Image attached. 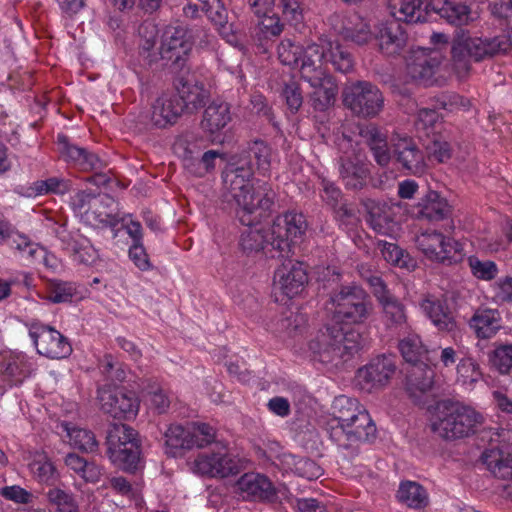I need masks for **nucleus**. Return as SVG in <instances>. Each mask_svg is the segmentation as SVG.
Listing matches in <instances>:
<instances>
[{
    "label": "nucleus",
    "mask_w": 512,
    "mask_h": 512,
    "mask_svg": "<svg viewBox=\"0 0 512 512\" xmlns=\"http://www.w3.org/2000/svg\"><path fill=\"white\" fill-rule=\"evenodd\" d=\"M254 165L259 173L266 175L271 167V148L262 140H255L239 155L238 160L229 163L222 173L225 188L234 199L243 216L257 210L268 211L274 204L276 193L271 185L262 180L250 181L254 174Z\"/></svg>",
    "instance_id": "nucleus-1"
},
{
    "label": "nucleus",
    "mask_w": 512,
    "mask_h": 512,
    "mask_svg": "<svg viewBox=\"0 0 512 512\" xmlns=\"http://www.w3.org/2000/svg\"><path fill=\"white\" fill-rule=\"evenodd\" d=\"M362 346V336L355 329L327 324L310 341L309 349L314 359L323 364L338 366L350 360Z\"/></svg>",
    "instance_id": "nucleus-2"
},
{
    "label": "nucleus",
    "mask_w": 512,
    "mask_h": 512,
    "mask_svg": "<svg viewBox=\"0 0 512 512\" xmlns=\"http://www.w3.org/2000/svg\"><path fill=\"white\" fill-rule=\"evenodd\" d=\"M512 49V37L502 34L493 38L470 37L463 31L457 33L452 41V65L459 78L468 75L471 59L481 61L499 54H506Z\"/></svg>",
    "instance_id": "nucleus-3"
},
{
    "label": "nucleus",
    "mask_w": 512,
    "mask_h": 512,
    "mask_svg": "<svg viewBox=\"0 0 512 512\" xmlns=\"http://www.w3.org/2000/svg\"><path fill=\"white\" fill-rule=\"evenodd\" d=\"M483 420L474 408L444 400L437 404L431 430L445 440H456L474 434Z\"/></svg>",
    "instance_id": "nucleus-4"
},
{
    "label": "nucleus",
    "mask_w": 512,
    "mask_h": 512,
    "mask_svg": "<svg viewBox=\"0 0 512 512\" xmlns=\"http://www.w3.org/2000/svg\"><path fill=\"white\" fill-rule=\"evenodd\" d=\"M326 309L338 325H360L370 318L374 307L369 294L362 287L348 284L330 292Z\"/></svg>",
    "instance_id": "nucleus-5"
},
{
    "label": "nucleus",
    "mask_w": 512,
    "mask_h": 512,
    "mask_svg": "<svg viewBox=\"0 0 512 512\" xmlns=\"http://www.w3.org/2000/svg\"><path fill=\"white\" fill-rule=\"evenodd\" d=\"M106 455L111 463L126 472H134L140 462V445L137 432L118 422L110 424L106 435Z\"/></svg>",
    "instance_id": "nucleus-6"
},
{
    "label": "nucleus",
    "mask_w": 512,
    "mask_h": 512,
    "mask_svg": "<svg viewBox=\"0 0 512 512\" xmlns=\"http://www.w3.org/2000/svg\"><path fill=\"white\" fill-rule=\"evenodd\" d=\"M399 350L405 361L412 364L407 375V391L415 402L420 403L421 396L433 386L434 371L422 361L427 351L415 334L401 340Z\"/></svg>",
    "instance_id": "nucleus-7"
},
{
    "label": "nucleus",
    "mask_w": 512,
    "mask_h": 512,
    "mask_svg": "<svg viewBox=\"0 0 512 512\" xmlns=\"http://www.w3.org/2000/svg\"><path fill=\"white\" fill-rule=\"evenodd\" d=\"M343 104L354 115L369 119L380 114L384 108V96L371 82L357 81L343 90Z\"/></svg>",
    "instance_id": "nucleus-8"
},
{
    "label": "nucleus",
    "mask_w": 512,
    "mask_h": 512,
    "mask_svg": "<svg viewBox=\"0 0 512 512\" xmlns=\"http://www.w3.org/2000/svg\"><path fill=\"white\" fill-rule=\"evenodd\" d=\"M307 228L308 224L302 213L287 212L277 216L269 229L270 251H277V257H287L292 245L303 239Z\"/></svg>",
    "instance_id": "nucleus-9"
},
{
    "label": "nucleus",
    "mask_w": 512,
    "mask_h": 512,
    "mask_svg": "<svg viewBox=\"0 0 512 512\" xmlns=\"http://www.w3.org/2000/svg\"><path fill=\"white\" fill-rule=\"evenodd\" d=\"M417 248L431 261L452 264L463 257L462 245L437 231H425L415 238Z\"/></svg>",
    "instance_id": "nucleus-10"
},
{
    "label": "nucleus",
    "mask_w": 512,
    "mask_h": 512,
    "mask_svg": "<svg viewBox=\"0 0 512 512\" xmlns=\"http://www.w3.org/2000/svg\"><path fill=\"white\" fill-rule=\"evenodd\" d=\"M159 50L161 59L171 63L175 74L190 69L187 66V60L192 50V43L186 28L167 26L162 33Z\"/></svg>",
    "instance_id": "nucleus-11"
},
{
    "label": "nucleus",
    "mask_w": 512,
    "mask_h": 512,
    "mask_svg": "<svg viewBox=\"0 0 512 512\" xmlns=\"http://www.w3.org/2000/svg\"><path fill=\"white\" fill-rule=\"evenodd\" d=\"M29 336L37 352L47 358L62 359L72 353L68 339L51 326L32 323L29 327Z\"/></svg>",
    "instance_id": "nucleus-12"
},
{
    "label": "nucleus",
    "mask_w": 512,
    "mask_h": 512,
    "mask_svg": "<svg viewBox=\"0 0 512 512\" xmlns=\"http://www.w3.org/2000/svg\"><path fill=\"white\" fill-rule=\"evenodd\" d=\"M100 409L117 420H130L136 417L140 402L136 394L124 389L98 390Z\"/></svg>",
    "instance_id": "nucleus-13"
},
{
    "label": "nucleus",
    "mask_w": 512,
    "mask_h": 512,
    "mask_svg": "<svg viewBox=\"0 0 512 512\" xmlns=\"http://www.w3.org/2000/svg\"><path fill=\"white\" fill-rule=\"evenodd\" d=\"M174 87L182 112L192 114L205 105L208 92L190 69L176 73Z\"/></svg>",
    "instance_id": "nucleus-14"
},
{
    "label": "nucleus",
    "mask_w": 512,
    "mask_h": 512,
    "mask_svg": "<svg viewBox=\"0 0 512 512\" xmlns=\"http://www.w3.org/2000/svg\"><path fill=\"white\" fill-rule=\"evenodd\" d=\"M342 153L339 157L340 178L347 189H362L370 174L369 163L366 156L352 147Z\"/></svg>",
    "instance_id": "nucleus-15"
},
{
    "label": "nucleus",
    "mask_w": 512,
    "mask_h": 512,
    "mask_svg": "<svg viewBox=\"0 0 512 512\" xmlns=\"http://www.w3.org/2000/svg\"><path fill=\"white\" fill-rule=\"evenodd\" d=\"M192 470L202 476L225 478L238 473L239 464L222 448L217 452L200 453L192 463Z\"/></svg>",
    "instance_id": "nucleus-16"
},
{
    "label": "nucleus",
    "mask_w": 512,
    "mask_h": 512,
    "mask_svg": "<svg viewBox=\"0 0 512 512\" xmlns=\"http://www.w3.org/2000/svg\"><path fill=\"white\" fill-rule=\"evenodd\" d=\"M391 146L393 156L402 170L415 176L425 172L427 167L425 154L412 138L395 135L391 138Z\"/></svg>",
    "instance_id": "nucleus-17"
},
{
    "label": "nucleus",
    "mask_w": 512,
    "mask_h": 512,
    "mask_svg": "<svg viewBox=\"0 0 512 512\" xmlns=\"http://www.w3.org/2000/svg\"><path fill=\"white\" fill-rule=\"evenodd\" d=\"M308 282L303 264L291 259L285 260L274 273V286L288 298L299 295Z\"/></svg>",
    "instance_id": "nucleus-18"
},
{
    "label": "nucleus",
    "mask_w": 512,
    "mask_h": 512,
    "mask_svg": "<svg viewBox=\"0 0 512 512\" xmlns=\"http://www.w3.org/2000/svg\"><path fill=\"white\" fill-rule=\"evenodd\" d=\"M395 370L394 357L391 355H381L360 368L357 372V379L367 389L380 388L389 382Z\"/></svg>",
    "instance_id": "nucleus-19"
},
{
    "label": "nucleus",
    "mask_w": 512,
    "mask_h": 512,
    "mask_svg": "<svg viewBox=\"0 0 512 512\" xmlns=\"http://www.w3.org/2000/svg\"><path fill=\"white\" fill-rule=\"evenodd\" d=\"M101 186L104 188V191L98 192V197L101 196L100 203L106 210L98 212V223L101 224L98 228H111L112 238H115L118 232L116 227L120 223L119 209L118 204L108 192L117 187L118 182L107 174L98 172V189Z\"/></svg>",
    "instance_id": "nucleus-20"
},
{
    "label": "nucleus",
    "mask_w": 512,
    "mask_h": 512,
    "mask_svg": "<svg viewBox=\"0 0 512 512\" xmlns=\"http://www.w3.org/2000/svg\"><path fill=\"white\" fill-rule=\"evenodd\" d=\"M375 38L379 50L387 56L399 55L408 42V34L403 24L394 19L380 23Z\"/></svg>",
    "instance_id": "nucleus-21"
},
{
    "label": "nucleus",
    "mask_w": 512,
    "mask_h": 512,
    "mask_svg": "<svg viewBox=\"0 0 512 512\" xmlns=\"http://www.w3.org/2000/svg\"><path fill=\"white\" fill-rule=\"evenodd\" d=\"M237 489L244 499L272 502L277 492L270 479L259 473H245L236 483Z\"/></svg>",
    "instance_id": "nucleus-22"
},
{
    "label": "nucleus",
    "mask_w": 512,
    "mask_h": 512,
    "mask_svg": "<svg viewBox=\"0 0 512 512\" xmlns=\"http://www.w3.org/2000/svg\"><path fill=\"white\" fill-rule=\"evenodd\" d=\"M451 212L448 201L434 190H429L410 210L412 217L429 222L444 220Z\"/></svg>",
    "instance_id": "nucleus-23"
},
{
    "label": "nucleus",
    "mask_w": 512,
    "mask_h": 512,
    "mask_svg": "<svg viewBox=\"0 0 512 512\" xmlns=\"http://www.w3.org/2000/svg\"><path fill=\"white\" fill-rule=\"evenodd\" d=\"M478 339H490L502 328L501 314L497 309L478 308L468 321Z\"/></svg>",
    "instance_id": "nucleus-24"
},
{
    "label": "nucleus",
    "mask_w": 512,
    "mask_h": 512,
    "mask_svg": "<svg viewBox=\"0 0 512 512\" xmlns=\"http://www.w3.org/2000/svg\"><path fill=\"white\" fill-rule=\"evenodd\" d=\"M439 65L437 57L427 55L422 50L418 51L407 61V76L417 83L429 85Z\"/></svg>",
    "instance_id": "nucleus-25"
},
{
    "label": "nucleus",
    "mask_w": 512,
    "mask_h": 512,
    "mask_svg": "<svg viewBox=\"0 0 512 512\" xmlns=\"http://www.w3.org/2000/svg\"><path fill=\"white\" fill-rule=\"evenodd\" d=\"M325 51L323 43H321V38L319 39V43L311 44L303 50V54L300 59V73L304 81L315 82L319 80L320 76L326 74V71L323 68L326 56Z\"/></svg>",
    "instance_id": "nucleus-26"
},
{
    "label": "nucleus",
    "mask_w": 512,
    "mask_h": 512,
    "mask_svg": "<svg viewBox=\"0 0 512 512\" xmlns=\"http://www.w3.org/2000/svg\"><path fill=\"white\" fill-rule=\"evenodd\" d=\"M182 113L177 97L163 94L152 105L151 123L157 128H165L175 124Z\"/></svg>",
    "instance_id": "nucleus-27"
},
{
    "label": "nucleus",
    "mask_w": 512,
    "mask_h": 512,
    "mask_svg": "<svg viewBox=\"0 0 512 512\" xmlns=\"http://www.w3.org/2000/svg\"><path fill=\"white\" fill-rule=\"evenodd\" d=\"M313 91L310 93V102L315 110L325 111L335 102L338 86L329 74H324L317 81L308 82Z\"/></svg>",
    "instance_id": "nucleus-28"
},
{
    "label": "nucleus",
    "mask_w": 512,
    "mask_h": 512,
    "mask_svg": "<svg viewBox=\"0 0 512 512\" xmlns=\"http://www.w3.org/2000/svg\"><path fill=\"white\" fill-rule=\"evenodd\" d=\"M252 214L253 213L244 216L248 223H243L240 221L243 225L248 226V228L242 232L240 237V246L242 250L247 254L257 253L261 250L271 247V236L269 235V230L264 231L258 227H251L252 219L250 217ZM237 215L239 220H241L240 217L243 216V213L240 211L239 206Z\"/></svg>",
    "instance_id": "nucleus-29"
},
{
    "label": "nucleus",
    "mask_w": 512,
    "mask_h": 512,
    "mask_svg": "<svg viewBox=\"0 0 512 512\" xmlns=\"http://www.w3.org/2000/svg\"><path fill=\"white\" fill-rule=\"evenodd\" d=\"M343 40L352 42L356 45H364L370 42L373 34L367 22L358 14L353 13L346 16L337 30Z\"/></svg>",
    "instance_id": "nucleus-30"
},
{
    "label": "nucleus",
    "mask_w": 512,
    "mask_h": 512,
    "mask_svg": "<svg viewBox=\"0 0 512 512\" xmlns=\"http://www.w3.org/2000/svg\"><path fill=\"white\" fill-rule=\"evenodd\" d=\"M427 0H389L388 11L394 20L405 23L425 21L424 3Z\"/></svg>",
    "instance_id": "nucleus-31"
},
{
    "label": "nucleus",
    "mask_w": 512,
    "mask_h": 512,
    "mask_svg": "<svg viewBox=\"0 0 512 512\" xmlns=\"http://www.w3.org/2000/svg\"><path fill=\"white\" fill-rule=\"evenodd\" d=\"M396 499L407 508L415 510H422L429 504L427 490L420 483L410 480L400 482Z\"/></svg>",
    "instance_id": "nucleus-32"
},
{
    "label": "nucleus",
    "mask_w": 512,
    "mask_h": 512,
    "mask_svg": "<svg viewBox=\"0 0 512 512\" xmlns=\"http://www.w3.org/2000/svg\"><path fill=\"white\" fill-rule=\"evenodd\" d=\"M231 120L230 107L225 102H212L204 110L201 127L214 134L222 130Z\"/></svg>",
    "instance_id": "nucleus-33"
},
{
    "label": "nucleus",
    "mask_w": 512,
    "mask_h": 512,
    "mask_svg": "<svg viewBox=\"0 0 512 512\" xmlns=\"http://www.w3.org/2000/svg\"><path fill=\"white\" fill-rule=\"evenodd\" d=\"M383 312V321L388 329H403L407 325L404 304L393 294L379 301Z\"/></svg>",
    "instance_id": "nucleus-34"
},
{
    "label": "nucleus",
    "mask_w": 512,
    "mask_h": 512,
    "mask_svg": "<svg viewBox=\"0 0 512 512\" xmlns=\"http://www.w3.org/2000/svg\"><path fill=\"white\" fill-rule=\"evenodd\" d=\"M344 425L349 429L350 441L354 443L369 442L376 437L375 423L365 409Z\"/></svg>",
    "instance_id": "nucleus-35"
},
{
    "label": "nucleus",
    "mask_w": 512,
    "mask_h": 512,
    "mask_svg": "<svg viewBox=\"0 0 512 512\" xmlns=\"http://www.w3.org/2000/svg\"><path fill=\"white\" fill-rule=\"evenodd\" d=\"M321 43H323V48L326 50V63H331L341 73H348L352 70L353 57L338 42L331 41L328 38H321Z\"/></svg>",
    "instance_id": "nucleus-36"
},
{
    "label": "nucleus",
    "mask_w": 512,
    "mask_h": 512,
    "mask_svg": "<svg viewBox=\"0 0 512 512\" xmlns=\"http://www.w3.org/2000/svg\"><path fill=\"white\" fill-rule=\"evenodd\" d=\"M482 459L495 477L512 479V457L510 455H504L499 449H490L483 453Z\"/></svg>",
    "instance_id": "nucleus-37"
},
{
    "label": "nucleus",
    "mask_w": 512,
    "mask_h": 512,
    "mask_svg": "<svg viewBox=\"0 0 512 512\" xmlns=\"http://www.w3.org/2000/svg\"><path fill=\"white\" fill-rule=\"evenodd\" d=\"M57 142L60 146V153L66 161L74 163L82 170H89L93 167V155L89 154L86 149L69 143L68 138L59 134Z\"/></svg>",
    "instance_id": "nucleus-38"
},
{
    "label": "nucleus",
    "mask_w": 512,
    "mask_h": 512,
    "mask_svg": "<svg viewBox=\"0 0 512 512\" xmlns=\"http://www.w3.org/2000/svg\"><path fill=\"white\" fill-rule=\"evenodd\" d=\"M96 196L92 191H80L72 198V207L75 215L88 226L96 222Z\"/></svg>",
    "instance_id": "nucleus-39"
},
{
    "label": "nucleus",
    "mask_w": 512,
    "mask_h": 512,
    "mask_svg": "<svg viewBox=\"0 0 512 512\" xmlns=\"http://www.w3.org/2000/svg\"><path fill=\"white\" fill-rule=\"evenodd\" d=\"M221 157L216 150L202 151L184 169L189 175L202 178L215 169L216 161Z\"/></svg>",
    "instance_id": "nucleus-40"
},
{
    "label": "nucleus",
    "mask_w": 512,
    "mask_h": 512,
    "mask_svg": "<svg viewBox=\"0 0 512 512\" xmlns=\"http://www.w3.org/2000/svg\"><path fill=\"white\" fill-rule=\"evenodd\" d=\"M333 415L330 419H335L341 423H348L363 409L359 406L356 399L346 395H340L333 401Z\"/></svg>",
    "instance_id": "nucleus-41"
},
{
    "label": "nucleus",
    "mask_w": 512,
    "mask_h": 512,
    "mask_svg": "<svg viewBox=\"0 0 512 512\" xmlns=\"http://www.w3.org/2000/svg\"><path fill=\"white\" fill-rule=\"evenodd\" d=\"M166 446L171 450V454L177 455L180 450L192 448V438L190 430L181 425H171L165 433Z\"/></svg>",
    "instance_id": "nucleus-42"
},
{
    "label": "nucleus",
    "mask_w": 512,
    "mask_h": 512,
    "mask_svg": "<svg viewBox=\"0 0 512 512\" xmlns=\"http://www.w3.org/2000/svg\"><path fill=\"white\" fill-rule=\"evenodd\" d=\"M34 478L43 484L53 485L58 480L54 464L46 456H38L29 464Z\"/></svg>",
    "instance_id": "nucleus-43"
},
{
    "label": "nucleus",
    "mask_w": 512,
    "mask_h": 512,
    "mask_svg": "<svg viewBox=\"0 0 512 512\" xmlns=\"http://www.w3.org/2000/svg\"><path fill=\"white\" fill-rule=\"evenodd\" d=\"M62 426L64 431H66L69 443L72 446L85 452L93 451L96 446V439L93 433L81 428H71L68 423L63 424Z\"/></svg>",
    "instance_id": "nucleus-44"
},
{
    "label": "nucleus",
    "mask_w": 512,
    "mask_h": 512,
    "mask_svg": "<svg viewBox=\"0 0 512 512\" xmlns=\"http://www.w3.org/2000/svg\"><path fill=\"white\" fill-rule=\"evenodd\" d=\"M48 502L58 512H77L78 506L71 493L58 487L50 488L46 493Z\"/></svg>",
    "instance_id": "nucleus-45"
},
{
    "label": "nucleus",
    "mask_w": 512,
    "mask_h": 512,
    "mask_svg": "<svg viewBox=\"0 0 512 512\" xmlns=\"http://www.w3.org/2000/svg\"><path fill=\"white\" fill-rule=\"evenodd\" d=\"M101 373L114 384L125 381L128 367L111 354L104 355Z\"/></svg>",
    "instance_id": "nucleus-46"
},
{
    "label": "nucleus",
    "mask_w": 512,
    "mask_h": 512,
    "mask_svg": "<svg viewBox=\"0 0 512 512\" xmlns=\"http://www.w3.org/2000/svg\"><path fill=\"white\" fill-rule=\"evenodd\" d=\"M65 464L81 476L85 485L96 481V467L93 462H88L77 454L70 453L65 458Z\"/></svg>",
    "instance_id": "nucleus-47"
},
{
    "label": "nucleus",
    "mask_w": 512,
    "mask_h": 512,
    "mask_svg": "<svg viewBox=\"0 0 512 512\" xmlns=\"http://www.w3.org/2000/svg\"><path fill=\"white\" fill-rule=\"evenodd\" d=\"M303 48L290 39H283L277 46L278 59L283 65L298 66L303 54Z\"/></svg>",
    "instance_id": "nucleus-48"
},
{
    "label": "nucleus",
    "mask_w": 512,
    "mask_h": 512,
    "mask_svg": "<svg viewBox=\"0 0 512 512\" xmlns=\"http://www.w3.org/2000/svg\"><path fill=\"white\" fill-rule=\"evenodd\" d=\"M325 431L331 441L338 447L348 449L354 442L349 439V429L345 427L344 423L336 421L335 419H328L325 424Z\"/></svg>",
    "instance_id": "nucleus-49"
},
{
    "label": "nucleus",
    "mask_w": 512,
    "mask_h": 512,
    "mask_svg": "<svg viewBox=\"0 0 512 512\" xmlns=\"http://www.w3.org/2000/svg\"><path fill=\"white\" fill-rule=\"evenodd\" d=\"M468 263L473 276L481 280H492L499 272L496 263L490 260H480L475 256H471L468 259Z\"/></svg>",
    "instance_id": "nucleus-50"
},
{
    "label": "nucleus",
    "mask_w": 512,
    "mask_h": 512,
    "mask_svg": "<svg viewBox=\"0 0 512 512\" xmlns=\"http://www.w3.org/2000/svg\"><path fill=\"white\" fill-rule=\"evenodd\" d=\"M144 389L149 397L150 407L157 414L167 412L170 407V398L166 391L157 384H148Z\"/></svg>",
    "instance_id": "nucleus-51"
},
{
    "label": "nucleus",
    "mask_w": 512,
    "mask_h": 512,
    "mask_svg": "<svg viewBox=\"0 0 512 512\" xmlns=\"http://www.w3.org/2000/svg\"><path fill=\"white\" fill-rule=\"evenodd\" d=\"M275 5L290 24L297 25L303 21V7L299 0H276Z\"/></svg>",
    "instance_id": "nucleus-52"
},
{
    "label": "nucleus",
    "mask_w": 512,
    "mask_h": 512,
    "mask_svg": "<svg viewBox=\"0 0 512 512\" xmlns=\"http://www.w3.org/2000/svg\"><path fill=\"white\" fill-rule=\"evenodd\" d=\"M443 19L448 23L462 26L469 23L471 20V12L467 5L450 1L445 10Z\"/></svg>",
    "instance_id": "nucleus-53"
},
{
    "label": "nucleus",
    "mask_w": 512,
    "mask_h": 512,
    "mask_svg": "<svg viewBox=\"0 0 512 512\" xmlns=\"http://www.w3.org/2000/svg\"><path fill=\"white\" fill-rule=\"evenodd\" d=\"M175 151L181 158L183 168H185L191 160L204 150L201 142L184 138L176 142Z\"/></svg>",
    "instance_id": "nucleus-54"
},
{
    "label": "nucleus",
    "mask_w": 512,
    "mask_h": 512,
    "mask_svg": "<svg viewBox=\"0 0 512 512\" xmlns=\"http://www.w3.org/2000/svg\"><path fill=\"white\" fill-rule=\"evenodd\" d=\"M189 430L192 438V448H203L215 439L214 428L206 423H193Z\"/></svg>",
    "instance_id": "nucleus-55"
},
{
    "label": "nucleus",
    "mask_w": 512,
    "mask_h": 512,
    "mask_svg": "<svg viewBox=\"0 0 512 512\" xmlns=\"http://www.w3.org/2000/svg\"><path fill=\"white\" fill-rule=\"evenodd\" d=\"M490 361L500 373H508L512 368V344L497 347Z\"/></svg>",
    "instance_id": "nucleus-56"
},
{
    "label": "nucleus",
    "mask_w": 512,
    "mask_h": 512,
    "mask_svg": "<svg viewBox=\"0 0 512 512\" xmlns=\"http://www.w3.org/2000/svg\"><path fill=\"white\" fill-rule=\"evenodd\" d=\"M30 374L26 363L22 360H13L9 362L4 370V377L10 386L20 385Z\"/></svg>",
    "instance_id": "nucleus-57"
},
{
    "label": "nucleus",
    "mask_w": 512,
    "mask_h": 512,
    "mask_svg": "<svg viewBox=\"0 0 512 512\" xmlns=\"http://www.w3.org/2000/svg\"><path fill=\"white\" fill-rule=\"evenodd\" d=\"M458 378L463 384H472L481 378L478 364L472 358H463L457 365Z\"/></svg>",
    "instance_id": "nucleus-58"
},
{
    "label": "nucleus",
    "mask_w": 512,
    "mask_h": 512,
    "mask_svg": "<svg viewBox=\"0 0 512 512\" xmlns=\"http://www.w3.org/2000/svg\"><path fill=\"white\" fill-rule=\"evenodd\" d=\"M282 96L292 113H296L303 103V96L300 85L295 81L285 83L282 89Z\"/></svg>",
    "instance_id": "nucleus-59"
},
{
    "label": "nucleus",
    "mask_w": 512,
    "mask_h": 512,
    "mask_svg": "<svg viewBox=\"0 0 512 512\" xmlns=\"http://www.w3.org/2000/svg\"><path fill=\"white\" fill-rule=\"evenodd\" d=\"M427 154L428 159L445 163L451 158L452 152L448 142L435 139L427 146Z\"/></svg>",
    "instance_id": "nucleus-60"
},
{
    "label": "nucleus",
    "mask_w": 512,
    "mask_h": 512,
    "mask_svg": "<svg viewBox=\"0 0 512 512\" xmlns=\"http://www.w3.org/2000/svg\"><path fill=\"white\" fill-rule=\"evenodd\" d=\"M496 303H512V277L498 279L492 286Z\"/></svg>",
    "instance_id": "nucleus-61"
},
{
    "label": "nucleus",
    "mask_w": 512,
    "mask_h": 512,
    "mask_svg": "<svg viewBox=\"0 0 512 512\" xmlns=\"http://www.w3.org/2000/svg\"><path fill=\"white\" fill-rule=\"evenodd\" d=\"M203 9L216 25L225 28L227 14L220 0H203Z\"/></svg>",
    "instance_id": "nucleus-62"
},
{
    "label": "nucleus",
    "mask_w": 512,
    "mask_h": 512,
    "mask_svg": "<svg viewBox=\"0 0 512 512\" xmlns=\"http://www.w3.org/2000/svg\"><path fill=\"white\" fill-rule=\"evenodd\" d=\"M358 134L369 148L381 143V141H384L387 137L386 134L373 123L360 126Z\"/></svg>",
    "instance_id": "nucleus-63"
},
{
    "label": "nucleus",
    "mask_w": 512,
    "mask_h": 512,
    "mask_svg": "<svg viewBox=\"0 0 512 512\" xmlns=\"http://www.w3.org/2000/svg\"><path fill=\"white\" fill-rule=\"evenodd\" d=\"M377 248L380 250L383 258L388 263H391L393 265L404 264V261H402L403 251L395 243L379 240L377 242Z\"/></svg>",
    "instance_id": "nucleus-64"
}]
</instances>
